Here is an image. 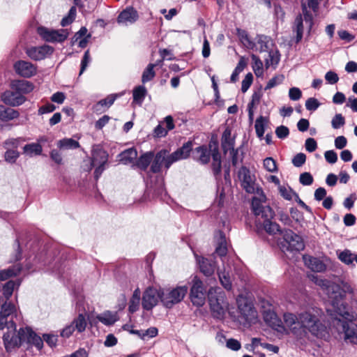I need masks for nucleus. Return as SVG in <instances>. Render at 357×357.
<instances>
[{"label": "nucleus", "instance_id": "nucleus-1", "mask_svg": "<svg viewBox=\"0 0 357 357\" xmlns=\"http://www.w3.org/2000/svg\"><path fill=\"white\" fill-rule=\"evenodd\" d=\"M322 310L317 307H310L294 314L285 313L283 315L284 324L275 314L269 313L265 317V321L270 326L282 335L291 334L301 344L307 339L308 333L320 337L325 331V326L321 319Z\"/></svg>", "mask_w": 357, "mask_h": 357}, {"label": "nucleus", "instance_id": "nucleus-2", "mask_svg": "<svg viewBox=\"0 0 357 357\" xmlns=\"http://www.w3.org/2000/svg\"><path fill=\"white\" fill-rule=\"evenodd\" d=\"M311 280L328 295L330 306L327 312L330 315H337L349 319L350 314L347 306L343 302V298L347 294H352L354 289L351 284L347 282H341L340 284H335L328 280L321 278L315 275H312Z\"/></svg>", "mask_w": 357, "mask_h": 357}, {"label": "nucleus", "instance_id": "nucleus-3", "mask_svg": "<svg viewBox=\"0 0 357 357\" xmlns=\"http://www.w3.org/2000/svg\"><path fill=\"white\" fill-rule=\"evenodd\" d=\"M3 341L6 351L10 352L19 348L23 343L35 346L38 349L43 346V340L29 327L20 328L18 331L13 321H10L3 335Z\"/></svg>", "mask_w": 357, "mask_h": 357}, {"label": "nucleus", "instance_id": "nucleus-4", "mask_svg": "<svg viewBox=\"0 0 357 357\" xmlns=\"http://www.w3.org/2000/svg\"><path fill=\"white\" fill-rule=\"evenodd\" d=\"M208 298L212 316L218 319H225L229 309L225 292L220 287H211L208 290Z\"/></svg>", "mask_w": 357, "mask_h": 357}, {"label": "nucleus", "instance_id": "nucleus-5", "mask_svg": "<svg viewBox=\"0 0 357 357\" xmlns=\"http://www.w3.org/2000/svg\"><path fill=\"white\" fill-rule=\"evenodd\" d=\"M302 10L303 14L297 15L292 27L293 31L296 34V43H297L303 38L305 31L310 35L314 24L313 17L307 11L306 4L304 2L302 3Z\"/></svg>", "mask_w": 357, "mask_h": 357}, {"label": "nucleus", "instance_id": "nucleus-6", "mask_svg": "<svg viewBox=\"0 0 357 357\" xmlns=\"http://www.w3.org/2000/svg\"><path fill=\"white\" fill-rule=\"evenodd\" d=\"M266 197L263 191H260V195L255 196L252 199V211L257 218L256 223L259 220L268 221L273 220L275 217V212L268 205H264Z\"/></svg>", "mask_w": 357, "mask_h": 357}, {"label": "nucleus", "instance_id": "nucleus-7", "mask_svg": "<svg viewBox=\"0 0 357 357\" xmlns=\"http://www.w3.org/2000/svg\"><path fill=\"white\" fill-rule=\"evenodd\" d=\"M188 290L186 285L176 286L172 288L162 289V303L167 308H172L174 305L183 301Z\"/></svg>", "mask_w": 357, "mask_h": 357}, {"label": "nucleus", "instance_id": "nucleus-8", "mask_svg": "<svg viewBox=\"0 0 357 357\" xmlns=\"http://www.w3.org/2000/svg\"><path fill=\"white\" fill-rule=\"evenodd\" d=\"M337 321L336 327L338 331L342 330L344 334V340L347 342L357 344V325L351 321L352 316L350 314L349 319L343 318L340 315H331Z\"/></svg>", "mask_w": 357, "mask_h": 357}, {"label": "nucleus", "instance_id": "nucleus-9", "mask_svg": "<svg viewBox=\"0 0 357 357\" xmlns=\"http://www.w3.org/2000/svg\"><path fill=\"white\" fill-rule=\"evenodd\" d=\"M238 310L241 317L248 324H255L258 321V314L255 308L245 297L239 296L236 298Z\"/></svg>", "mask_w": 357, "mask_h": 357}, {"label": "nucleus", "instance_id": "nucleus-10", "mask_svg": "<svg viewBox=\"0 0 357 357\" xmlns=\"http://www.w3.org/2000/svg\"><path fill=\"white\" fill-rule=\"evenodd\" d=\"M37 33L43 40L52 43H61L70 35V32L67 29H53L45 26L38 27Z\"/></svg>", "mask_w": 357, "mask_h": 357}, {"label": "nucleus", "instance_id": "nucleus-11", "mask_svg": "<svg viewBox=\"0 0 357 357\" xmlns=\"http://www.w3.org/2000/svg\"><path fill=\"white\" fill-rule=\"evenodd\" d=\"M238 178L241 181L242 188L250 194L257 193L260 195L261 188L257 186L255 183V176L251 174L250 171L245 167H242L238 171Z\"/></svg>", "mask_w": 357, "mask_h": 357}, {"label": "nucleus", "instance_id": "nucleus-12", "mask_svg": "<svg viewBox=\"0 0 357 357\" xmlns=\"http://www.w3.org/2000/svg\"><path fill=\"white\" fill-rule=\"evenodd\" d=\"M282 237L284 243L282 244V248L289 251H301L305 248V244L302 238L295 234L291 229H284L282 232Z\"/></svg>", "mask_w": 357, "mask_h": 357}, {"label": "nucleus", "instance_id": "nucleus-13", "mask_svg": "<svg viewBox=\"0 0 357 357\" xmlns=\"http://www.w3.org/2000/svg\"><path fill=\"white\" fill-rule=\"evenodd\" d=\"M162 289L149 287L144 291L142 305L144 310H151L160 301L162 302Z\"/></svg>", "mask_w": 357, "mask_h": 357}, {"label": "nucleus", "instance_id": "nucleus-14", "mask_svg": "<svg viewBox=\"0 0 357 357\" xmlns=\"http://www.w3.org/2000/svg\"><path fill=\"white\" fill-rule=\"evenodd\" d=\"M107 160L108 154L106 151L98 147L93 149L90 169H91L92 167H96L94 172L96 179H98L105 170V165L107 162Z\"/></svg>", "mask_w": 357, "mask_h": 357}, {"label": "nucleus", "instance_id": "nucleus-15", "mask_svg": "<svg viewBox=\"0 0 357 357\" xmlns=\"http://www.w3.org/2000/svg\"><path fill=\"white\" fill-rule=\"evenodd\" d=\"M192 285L190 289V296L194 305L202 307L204 305L206 301L205 289L203 282L195 276L192 279Z\"/></svg>", "mask_w": 357, "mask_h": 357}, {"label": "nucleus", "instance_id": "nucleus-16", "mask_svg": "<svg viewBox=\"0 0 357 357\" xmlns=\"http://www.w3.org/2000/svg\"><path fill=\"white\" fill-rule=\"evenodd\" d=\"M54 51L53 47L48 45L41 46L31 47L26 49L27 56L35 61L43 60L50 56Z\"/></svg>", "mask_w": 357, "mask_h": 357}, {"label": "nucleus", "instance_id": "nucleus-17", "mask_svg": "<svg viewBox=\"0 0 357 357\" xmlns=\"http://www.w3.org/2000/svg\"><path fill=\"white\" fill-rule=\"evenodd\" d=\"M192 150V143L187 142L183 145L182 147L174 151L167 156V169H168L171 165L178 160L186 159Z\"/></svg>", "mask_w": 357, "mask_h": 357}, {"label": "nucleus", "instance_id": "nucleus-18", "mask_svg": "<svg viewBox=\"0 0 357 357\" xmlns=\"http://www.w3.org/2000/svg\"><path fill=\"white\" fill-rule=\"evenodd\" d=\"M14 69L17 74L24 77H31L36 74L37 68L31 62L18 61L14 64Z\"/></svg>", "mask_w": 357, "mask_h": 357}, {"label": "nucleus", "instance_id": "nucleus-19", "mask_svg": "<svg viewBox=\"0 0 357 357\" xmlns=\"http://www.w3.org/2000/svg\"><path fill=\"white\" fill-rule=\"evenodd\" d=\"M1 98L4 103L13 107L20 105L25 101V97L16 90L4 92Z\"/></svg>", "mask_w": 357, "mask_h": 357}, {"label": "nucleus", "instance_id": "nucleus-20", "mask_svg": "<svg viewBox=\"0 0 357 357\" xmlns=\"http://www.w3.org/2000/svg\"><path fill=\"white\" fill-rule=\"evenodd\" d=\"M137 19V10L132 8H127L119 14L117 21L119 24L127 26L133 24Z\"/></svg>", "mask_w": 357, "mask_h": 357}, {"label": "nucleus", "instance_id": "nucleus-21", "mask_svg": "<svg viewBox=\"0 0 357 357\" xmlns=\"http://www.w3.org/2000/svg\"><path fill=\"white\" fill-rule=\"evenodd\" d=\"M256 227L258 231L265 230L270 235L282 234L283 231L280 229V227L278 224L273 222L272 220H268V221H260L259 220L256 223Z\"/></svg>", "mask_w": 357, "mask_h": 357}, {"label": "nucleus", "instance_id": "nucleus-22", "mask_svg": "<svg viewBox=\"0 0 357 357\" xmlns=\"http://www.w3.org/2000/svg\"><path fill=\"white\" fill-rule=\"evenodd\" d=\"M197 263L200 271L206 276H211L214 273L215 265L213 261L203 257L196 255Z\"/></svg>", "mask_w": 357, "mask_h": 357}, {"label": "nucleus", "instance_id": "nucleus-23", "mask_svg": "<svg viewBox=\"0 0 357 357\" xmlns=\"http://www.w3.org/2000/svg\"><path fill=\"white\" fill-rule=\"evenodd\" d=\"M168 152L166 150H161L154 157L151 169L153 173H158L161 170L162 165L167 168Z\"/></svg>", "mask_w": 357, "mask_h": 357}, {"label": "nucleus", "instance_id": "nucleus-24", "mask_svg": "<svg viewBox=\"0 0 357 357\" xmlns=\"http://www.w3.org/2000/svg\"><path fill=\"white\" fill-rule=\"evenodd\" d=\"M305 264L314 272H322L326 269V265L318 258L310 255H304Z\"/></svg>", "mask_w": 357, "mask_h": 357}, {"label": "nucleus", "instance_id": "nucleus-25", "mask_svg": "<svg viewBox=\"0 0 357 357\" xmlns=\"http://www.w3.org/2000/svg\"><path fill=\"white\" fill-rule=\"evenodd\" d=\"M222 147L225 153L229 152L230 155L234 154V140L231 137V132L229 128H227L222 134Z\"/></svg>", "mask_w": 357, "mask_h": 357}, {"label": "nucleus", "instance_id": "nucleus-26", "mask_svg": "<svg viewBox=\"0 0 357 357\" xmlns=\"http://www.w3.org/2000/svg\"><path fill=\"white\" fill-rule=\"evenodd\" d=\"M19 116L20 114L17 110L12 108H7L0 105V121L7 122L17 119Z\"/></svg>", "mask_w": 357, "mask_h": 357}, {"label": "nucleus", "instance_id": "nucleus-27", "mask_svg": "<svg viewBox=\"0 0 357 357\" xmlns=\"http://www.w3.org/2000/svg\"><path fill=\"white\" fill-rule=\"evenodd\" d=\"M96 319L105 326H111L113 325L119 318L116 312L105 311L98 314Z\"/></svg>", "mask_w": 357, "mask_h": 357}, {"label": "nucleus", "instance_id": "nucleus-28", "mask_svg": "<svg viewBox=\"0 0 357 357\" xmlns=\"http://www.w3.org/2000/svg\"><path fill=\"white\" fill-rule=\"evenodd\" d=\"M56 146L61 151H66L78 149L79 143L72 138H63L57 141Z\"/></svg>", "mask_w": 357, "mask_h": 357}, {"label": "nucleus", "instance_id": "nucleus-29", "mask_svg": "<svg viewBox=\"0 0 357 357\" xmlns=\"http://www.w3.org/2000/svg\"><path fill=\"white\" fill-rule=\"evenodd\" d=\"M141 298V291L139 288H137L132 295L128 303V310L130 313H134L138 310L139 307Z\"/></svg>", "mask_w": 357, "mask_h": 357}, {"label": "nucleus", "instance_id": "nucleus-30", "mask_svg": "<svg viewBox=\"0 0 357 357\" xmlns=\"http://www.w3.org/2000/svg\"><path fill=\"white\" fill-rule=\"evenodd\" d=\"M13 89L23 95L31 92L33 89V86L30 82L22 80L14 83L13 84Z\"/></svg>", "mask_w": 357, "mask_h": 357}, {"label": "nucleus", "instance_id": "nucleus-31", "mask_svg": "<svg viewBox=\"0 0 357 357\" xmlns=\"http://www.w3.org/2000/svg\"><path fill=\"white\" fill-rule=\"evenodd\" d=\"M42 151V146L38 143L28 144L23 147V153L29 157L39 155Z\"/></svg>", "mask_w": 357, "mask_h": 357}, {"label": "nucleus", "instance_id": "nucleus-32", "mask_svg": "<svg viewBox=\"0 0 357 357\" xmlns=\"http://www.w3.org/2000/svg\"><path fill=\"white\" fill-rule=\"evenodd\" d=\"M195 158L202 164L207 163L210 160V153L205 146H199L195 150Z\"/></svg>", "mask_w": 357, "mask_h": 357}, {"label": "nucleus", "instance_id": "nucleus-33", "mask_svg": "<svg viewBox=\"0 0 357 357\" xmlns=\"http://www.w3.org/2000/svg\"><path fill=\"white\" fill-rule=\"evenodd\" d=\"M137 156V151L128 149L119 155V160L125 165L131 163Z\"/></svg>", "mask_w": 357, "mask_h": 357}, {"label": "nucleus", "instance_id": "nucleus-34", "mask_svg": "<svg viewBox=\"0 0 357 357\" xmlns=\"http://www.w3.org/2000/svg\"><path fill=\"white\" fill-rule=\"evenodd\" d=\"M153 159V153L152 152H147L142 155L137 162V165L142 169H146Z\"/></svg>", "mask_w": 357, "mask_h": 357}, {"label": "nucleus", "instance_id": "nucleus-35", "mask_svg": "<svg viewBox=\"0 0 357 357\" xmlns=\"http://www.w3.org/2000/svg\"><path fill=\"white\" fill-rule=\"evenodd\" d=\"M338 259L344 264L350 265L353 264L355 259V255H354L349 250H344L343 251H337Z\"/></svg>", "mask_w": 357, "mask_h": 357}, {"label": "nucleus", "instance_id": "nucleus-36", "mask_svg": "<svg viewBox=\"0 0 357 357\" xmlns=\"http://www.w3.org/2000/svg\"><path fill=\"white\" fill-rule=\"evenodd\" d=\"M280 195L287 200H291L294 198L298 199V195L287 185H280L278 188Z\"/></svg>", "mask_w": 357, "mask_h": 357}, {"label": "nucleus", "instance_id": "nucleus-37", "mask_svg": "<svg viewBox=\"0 0 357 357\" xmlns=\"http://www.w3.org/2000/svg\"><path fill=\"white\" fill-rule=\"evenodd\" d=\"M218 273L221 284L224 287L225 289L230 290L231 289L232 284L229 271H227L225 269H224L223 271H218Z\"/></svg>", "mask_w": 357, "mask_h": 357}, {"label": "nucleus", "instance_id": "nucleus-38", "mask_svg": "<svg viewBox=\"0 0 357 357\" xmlns=\"http://www.w3.org/2000/svg\"><path fill=\"white\" fill-rule=\"evenodd\" d=\"M267 123V119L264 116H259L255 121V128L257 137L261 139L265 132V126Z\"/></svg>", "mask_w": 357, "mask_h": 357}, {"label": "nucleus", "instance_id": "nucleus-39", "mask_svg": "<svg viewBox=\"0 0 357 357\" xmlns=\"http://www.w3.org/2000/svg\"><path fill=\"white\" fill-rule=\"evenodd\" d=\"M146 94V89L144 86H138L133 90V101L141 105Z\"/></svg>", "mask_w": 357, "mask_h": 357}, {"label": "nucleus", "instance_id": "nucleus-40", "mask_svg": "<svg viewBox=\"0 0 357 357\" xmlns=\"http://www.w3.org/2000/svg\"><path fill=\"white\" fill-rule=\"evenodd\" d=\"M237 36L241 43L248 48L253 49L255 47L254 43L250 39L248 33L245 30L237 29Z\"/></svg>", "mask_w": 357, "mask_h": 357}, {"label": "nucleus", "instance_id": "nucleus-41", "mask_svg": "<svg viewBox=\"0 0 357 357\" xmlns=\"http://www.w3.org/2000/svg\"><path fill=\"white\" fill-rule=\"evenodd\" d=\"M213 163L212 169L215 175H218L221 172V157L218 150H214L212 153Z\"/></svg>", "mask_w": 357, "mask_h": 357}, {"label": "nucleus", "instance_id": "nucleus-42", "mask_svg": "<svg viewBox=\"0 0 357 357\" xmlns=\"http://www.w3.org/2000/svg\"><path fill=\"white\" fill-rule=\"evenodd\" d=\"M280 60L278 52H268V56L265 59V66L266 68L270 67L275 68Z\"/></svg>", "mask_w": 357, "mask_h": 357}, {"label": "nucleus", "instance_id": "nucleus-43", "mask_svg": "<svg viewBox=\"0 0 357 357\" xmlns=\"http://www.w3.org/2000/svg\"><path fill=\"white\" fill-rule=\"evenodd\" d=\"M156 64H149L146 69L144 70L142 76V83H146L153 79L155 75V71L153 70L154 67Z\"/></svg>", "mask_w": 357, "mask_h": 357}, {"label": "nucleus", "instance_id": "nucleus-44", "mask_svg": "<svg viewBox=\"0 0 357 357\" xmlns=\"http://www.w3.org/2000/svg\"><path fill=\"white\" fill-rule=\"evenodd\" d=\"M252 60L253 62L252 69L257 77H261L264 74L263 63L259 57L256 55H252Z\"/></svg>", "mask_w": 357, "mask_h": 357}, {"label": "nucleus", "instance_id": "nucleus-45", "mask_svg": "<svg viewBox=\"0 0 357 357\" xmlns=\"http://www.w3.org/2000/svg\"><path fill=\"white\" fill-rule=\"evenodd\" d=\"M74 324L78 327V333H83L87 326V320L86 319L85 315L83 314H79L73 320Z\"/></svg>", "mask_w": 357, "mask_h": 357}, {"label": "nucleus", "instance_id": "nucleus-46", "mask_svg": "<svg viewBox=\"0 0 357 357\" xmlns=\"http://www.w3.org/2000/svg\"><path fill=\"white\" fill-rule=\"evenodd\" d=\"M78 333V327L72 321L70 324L66 325L61 331L60 335L63 338L70 337L74 332Z\"/></svg>", "mask_w": 357, "mask_h": 357}, {"label": "nucleus", "instance_id": "nucleus-47", "mask_svg": "<svg viewBox=\"0 0 357 357\" xmlns=\"http://www.w3.org/2000/svg\"><path fill=\"white\" fill-rule=\"evenodd\" d=\"M270 40L268 37L260 36L258 37L256 48L261 52H267Z\"/></svg>", "mask_w": 357, "mask_h": 357}, {"label": "nucleus", "instance_id": "nucleus-48", "mask_svg": "<svg viewBox=\"0 0 357 357\" xmlns=\"http://www.w3.org/2000/svg\"><path fill=\"white\" fill-rule=\"evenodd\" d=\"M20 271V268H12L0 271V281H3L10 277L16 275Z\"/></svg>", "mask_w": 357, "mask_h": 357}, {"label": "nucleus", "instance_id": "nucleus-49", "mask_svg": "<svg viewBox=\"0 0 357 357\" xmlns=\"http://www.w3.org/2000/svg\"><path fill=\"white\" fill-rule=\"evenodd\" d=\"M263 166L269 172H278L276 161L271 157H268L264 160Z\"/></svg>", "mask_w": 357, "mask_h": 357}, {"label": "nucleus", "instance_id": "nucleus-50", "mask_svg": "<svg viewBox=\"0 0 357 357\" xmlns=\"http://www.w3.org/2000/svg\"><path fill=\"white\" fill-rule=\"evenodd\" d=\"M117 95L112 94L108 96L106 98L100 100L96 105V109L99 110L98 107H105L109 108L115 101Z\"/></svg>", "mask_w": 357, "mask_h": 357}, {"label": "nucleus", "instance_id": "nucleus-51", "mask_svg": "<svg viewBox=\"0 0 357 357\" xmlns=\"http://www.w3.org/2000/svg\"><path fill=\"white\" fill-rule=\"evenodd\" d=\"M76 16V8L75 6L71 7L68 12V15L66 17H64L61 22V25L63 27H65L69 24H70L75 19Z\"/></svg>", "mask_w": 357, "mask_h": 357}, {"label": "nucleus", "instance_id": "nucleus-52", "mask_svg": "<svg viewBox=\"0 0 357 357\" xmlns=\"http://www.w3.org/2000/svg\"><path fill=\"white\" fill-rule=\"evenodd\" d=\"M20 156V153L14 149H8L5 152L4 158L8 163H15Z\"/></svg>", "mask_w": 357, "mask_h": 357}, {"label": "nucleus", "instance_id": "nucleus-53", "mask_svg": "<svg viewBox=\"0 0 357 357\" xmlns=\"http://www.w3.org/2000/svg\"><path fill=\"white\" fill-rule=\"evenodd\" d=\"M16 312L15 306L10 303H5L1 307L0 313L7 317Z\"/></svg>", "mask_w": 357, "mask_h": 357}, {"label": "nucleus", "instance_id": "nucleus-54", "mask_svg": "<svg viewBox=\"0 0 357 357\" xmlns=\"http://www.w3.org/2000/svg\"><path fill=\"white\" fill-rule=\"evenodd\" d=\"M345 123L344 117L341 114H336L331 120V126L334 129H338Z\"/></svg>", "mask_w": 357, "mask_h": 357}, {"label": "nucleus", "instance_id": "nucleus-55", "mask_svg": "<svg viewBox=\"0 0 357 357\" xmlns=\"http://www.w3.org/2000/svg\"><path fill=\"white\" fill-rule=\"evenodd\" d=\"M15 282L14 281L10 280L5 284L3 288V293L4 296L8 299L11 295L13 294V290L15 287Z\"/></svg>", "mask_w": 357, "mask_h": 357}, {"label": "nucleus", "instance_id": "nucleus-56", "mask_svg": "<svg viewBox=\"0 0 357 357\" xmlns=\"http://www.w3.org/2000/svg\"><path fill=\"white\" fill-rule=\"evenodd\" d=\"M20 142V138H10L6 139L3 146L7 150L17 148Z\"/></svg>", "mask_w": 357, "mask_h": 357}, {"label": "nucleus", "instance_id": "nucleus-57", "mask_svg": "<svg viewBox=\"0 0 357 357\" xmlns=\"http://www.w3.org/2000/svg\"><path fill=\"white\" fill-rule=\"evenodd\" d=\"M253 76L252 73H248L242 81L241 91L245 93L248 91L252 83Z\"/></svg>", "mask_w": 357, "mask_h": 357}, {"label": "nucleus", "instance_id": "nucleus-58", "mask_svg": "<svg viewBox=\"0 0 357 357\" xmlns=\"http://www.w3.org/2000/svg\"><path fill=\"white\" fill-rule=\"evenodd\" d=\"M283 80H284L283 75H276L268 82V83L265 87V89L266 90L270 89L278 85L279 84L282 83Z\"/></svg>", "mask_w": 357, "mask_h": 357}, {"label": "nucleus", "instance_id": "nucleus-59", "mask_svg": "<svg viewBox=\"0 0 357 357\" xmlns=\"http://www.w3.org/2000/svg\"><path fill=\"white\" fill-rule=\"evenodd\" d=\"M313 181V177L309 172H304L300 175L299 181L303 185H310Z\"/></svg>", "mask_w": 357, "mask_h": 357}, {"label": "nucleus", "instance_id": "nucleus-60", "mask_svg": "<svg viewBox=\"0 0 357 357\" xmlns=\"http://www.w3.org/2000/svg\"><path fill=\"white\" fill-rule=\"evenodd\" d=\"M320 105L317 99L314 98H310L305 102V107L309 111L316 110Z\"/></svg>", "mask_w": 357, "mask_h": 357}, {"label": "nucleus", "instance_id": "nucleus-61", "mask_svg": "<svg viewBox=\"0 0 357 357\" xmlns=\"http://www.w3.org/2000/svg\"><path fill=\"white\" fill-rule=\"evenodd\" d=\"M306 160V156L303 153L296 154L292 159V163L295 167H299L302 166Z\"/></svg>", "mask_w": 357, "mask_h": 357}, {"label": "nucleus", "instance_id": "nucleus-62", "mask_svg": "<svg viewBox=\"0 0 357 357\" xmlns=\"http://www.w3.org/2000/svg\"><path fill=\"white\" fill-rule=\"evenodd\" d=\"M325 79L330 84H334L339 80L337 74L333 71H328L325 75Z\"/></svg>", "mask_w": 357, "mask_h": 357}, {"label": "nucleus", "instance_id": "nucleus-63", "mask_svg": "<svg viewBox=\"0 0 357 357\" xmlns=\"http://www.w3.org/2000/svg\"><path fill=\"white\" fill-rule=\"evenodd\" d=\"M324 157L326 160L331 164H334L337 160V155L333 150L326 151L324 153Z\"/></svg>", "mask_w": 357, "mask_h": 357}, {"label": "nucleus", "instance_id": "nucleus-64", "mask_svg": "<svg viewBox=\"0 0 357 357\" xmlns=\"http://www.w3.org/2000/svg\"><path fill=\"white\" fill-rule=\"evenodd\" d=\"M301 91L297 87H292L289 91V96L291 100H298L301 98Z\"/></svg>", "mask_w": 357, "mask_h": 357}]
</instances>
